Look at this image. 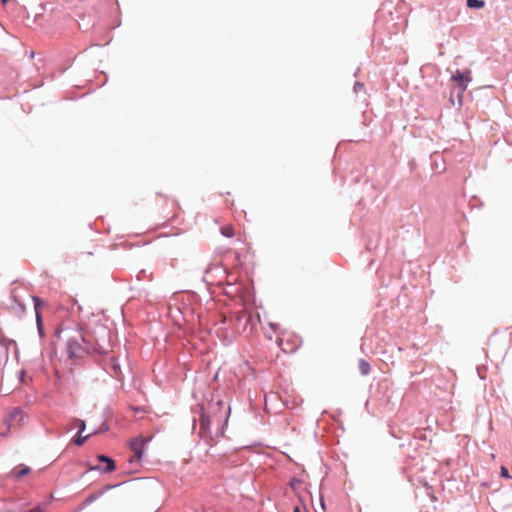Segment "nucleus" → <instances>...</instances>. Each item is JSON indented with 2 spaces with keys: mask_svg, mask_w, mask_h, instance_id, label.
<instances>
[{
  "mask_svg": "<svg viewBox=\"0 0 512 512\" xmlns=\"http://www.w3.org/2000/svg\"><path fill=\"white\" fill-rule=\"evenodd\" d=\"M58 337L66 341V352L69 358L78 357L83 351L81 342L89 341L82 329L78 327L62 329L59 331Z\"/></svg>",
  "mask_w": 512,
  "mask_h": 512,
  "instance_id": "nucleus-1",
  "label": "nucleus"
},
{
  "mask_svg": "<svg viewBox=\"0 0 512 512\" xmlns=\"http://www.w3.org/2000/svg\"><path fill=\"white\" fill-rule=\"evenodd\" d=\"M269 326L270 328L273 330L274 333H276L278 335L277 337V343L279 345V347L284 351V352H293L296 347H297V342H298V339L296 338V342L289 345L288 341L285 343L284 342V334H285V331L281 328L280 324L279 323H269Z\"/></svg>",
  "mask_w": 512,
  "mask_h": 512,
  "instance_id": "nucleus-2",
  "label": "nucleus"
},
{
  "mask_svg": "<svg viewBox=\"0 0 512 512\" xmlns=\"http://www.w3.org/2000/svg\"><path fill=\"white\" fill-rule=\"evenodd\" d=\"M149 439L145 438H135L130 442V448L133 452V457L131 461H141L145 444Z\"/></svg>",
  "mask_w": 512,
  "mask_h": 512,
  "instance_id": "nucleus-3",
  "label": "nucleus"
},
{
  "mask_svg": "<svg viewBox=\"0 0 512 512\" xmlns=\"http://www.w3.org/2000/svg\"><path fill=\"white\" fill-rule=\"evenodd\" d=\"M452 80L454 82L458 83L460 92L463 93L467 89L468 83L472 80L471 72H470V70H464V71L457 70L456 73L452 76Z\"/></svg>",
  "mask_w": 512,
  "mask_h": 512,
  "instance_id": "nucleus-4",
  "label": "nucleus"
},
{
  "mask_svg": "<svg viewBox=\"0 0 512 512\" xmlns=\"http://www.w3.org/2000/svg\"><path fill=\"white\" fill-rule=\"evenodd\" d=\"M97 459L99 462L106 463V466L104 468H101L100 466H90L89 470H99L104 473H111L116 469L115 462L112 458L107 457L105 455H99L97 456Z\"/></svg>",
  "mask_w": 512,
  "mask_h": 512,
  "instance_id": "nucleus-5",
  "label": "nucleus"
},
{
  "mask_svg": "<svg viewBox=\"0 0 512 512\" xmlns=\"http://www.w3.org/2000/svg\"><path fill=\"white\" fill-rule=\"evenodd\" d=\"M30 473V468L24 464H20L16 466L10 473V476L15 478L16 480H20L24 476Z\"/></svg>",
  "mask_w": 512,
  "mask_h": 512,
  "instance_id": "nucleus-6",
  "label": "nucleus"
},
{
  "mask_svg": "<svg viewBox=\"0 0 512 512\" xmlns=\"http://www.w3.org/2000/svg\"><path fill=\"white\" fill-rule=\"evenodd\" d=\"M33 301H34V307H35V311H36L37 326H38L39 330H41L42 320H41V315L39 312V307L42 304V302L38 297H33Z\"/></svg>",
  "mask_w": 512,
  "mask_h": 512,
  "instance_id": "nucleus-7",
  "label": "nucleus"
},
{
  "mask_svg": "<svg viewBox=\"0 0 512 512\" xmlns=\"http://www.w3.org/2000/svg\"><path fill=\"white\" fill-rule=\"evenodd\" d=\"M359 370L362 375H368L371 371L370 364L364 359L359 360Z\"/></svg>",
  "mask_w": 512,
  "mask_h": 512,
  "instance_id": "nucleus-8",
  "label": "nucleus"
},
{
  "mask_svg": "<svg viewBox=\"0 0 512 512\" xmlns=\"http://www.w3.org/2000/svg\"><path fill=\"white\" fill-rule=\"evenodd\" d=\"M485 5L482 0H467V6L469 8H483Z\"/></svg>",
  "mask_w": 512,
  "mask_h": 512,
  "instance_id": "nucleus-9",
  "label": "nucleus"
},
{
  "mask_svg": "<svg viewBox=\"0 0 512 512\" xmlns=\"http://www.w3.org/2000/svg\"><path fill=\"white\" fill-rule=\"evenodd\" d=\"M222 235L226 237H233L234 236V228L231 225H226L221 228Z\"/></svg>",
  "mask_w": 512,
  "mask_h": 512,
  "instance_id": "nucleus-10",
  "label": "nucleus"
},
{
  "mask_svg": "<svg viewBox=\"0 0 512 512\" xmlns=\"http://www.w3.org/2000/svg\"><path fill=\"white\" fill-rule=\"evenodd\" d=\"M89 437V435H86L84 437L82 436H77L75 439H74V443L78 446H81L84 444V442L86 441V439Z\"/></svg>",
  "mask_w": 512,
  "mask_h": 512,
  "instance_id": "nucleus-11",
  "label": "nucleus"
},
{
  "mask_svg": "<svg viewBox=\"0 0 512 512\" xmlns=\"http://www.w3.org/2000/svg\"><path fill=\"white\" fill-rule=\"evenodd\" d=\"M200 422H201V427H202L203 429L208 428V426H209V419H208V417H207V416L202 415V416H201V419H200Z\"/></svg>",
  "mask_w": 512,
  "mask_h": 512,
  "instance_id": "nucleus-12",
  "label": "nucleus"
},
{
  "mask_svg": "<svg viewBox=\"0 0 512 512\" xmlns=\"http://www.w3.org/2000/svg\"><path fill=\"white\" fill-rule=\"evenodd\" d=\"M500 472H501L502 477L507 478V479L511 478L509 471L505 466H501Z\"/></svg>",
  "mask_w": 512,
  "mask_h": 512,
  "instance_id": "nucleus-13",
  "label": "nucleus"
},
{
  "mask_svg": "<svg viewBox=\"0 0 512 512\" xmlns=\"http://www.w3.org/2000/svg\"><path fill=\"white\" fill-rule=\"evenodd\" d=\"M76 424L79 428V433L83 432L85 430V422L83 420H76Z\"/></svg>",
  "mask_w": 512,
  "mask_h": 512,
  "instance_id": "nucleus-14",
  "label": "nucleus"
},
{
  "mask_svg": "<svg viewBox=\"0 0 512 512\" xmlns=\"http://www.w3.org/2000/svg\"><path fill=\"white\" fill-rule=\"evenodd\" d=\"M362 89H363V84H361L359 82H356L355 85H354L355 92H358V91H360Z\"/></svg>",
  "mask_w": 512,
  "mask_h": 512,
  "instance_id": "nucleus-15",
  "label": "nucleus"
},
{
  "mask_svg": "<svg viewBox=\"0 0 512 512\" xmlns=\"http://www.w3.org/2000/svg\"><path fill=\"white\" fill-rule=\"evenodd\" d=\"M29 512H43V511L41 508L36 507V508L31 509Z\"/></svg>",
  "mask_w": 512,
  "mask_h": 512,
  "instance_id": "nucleus-16",
  "label": "nucleus"
},
{
  "mask_svg": "<svg viewBox=\"0 0 512 512\" xmlns=\"http://www.w3.org/2000/svg\"><path fill=\"white\" fill-rule=\"evenodd\" d=\"M293 512H302L299 506H295Z\"/></svg>",
  "mask_w": 512,
  "mask_h": 512,
  "instance_id": "nucleus-17",
  "label": "nucleus"
},
{
  "mask_svg": "<svg viewBox=\"0 0 512 512\" xmlns=\"http://www.w3.org/2000/svg\"><path fill=\"white\" fill-rule=\"evenodd\" d=\"M8 0H2V3L3 4H6Z\"/></svg>",
  "mask_w": 512,
  "mask_h": 512,
  "instance_id": "nucleus-18",
  "label": "nucleus"
}]
</instances>
